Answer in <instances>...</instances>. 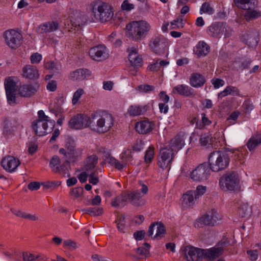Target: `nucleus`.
I'll list each match as a JSON object with an SVG mask.
<instances>
[{
    "mask_svg": "<svg viewBox=\"0 0 261 261\" xmlns=\"http://www.w3.org/2000/svg\"><path fill=\"white\" fill-rule=\"evenodd\" d=\"M86 11L91 15V17L82 18V15L78 14L77 16L81 20H77L75 27L80 26L86 22L106 23L111 20L114 15L113 7L100 0H95L88 4L86 6Z\"/></svg>",
    "mask_w": 261,
    "mask_h": 261,
    "instance_id": "1",
    "label": "nucleus"
},
{
    "mask_svg": "<svg viewBox=\"0 0 261 261\" xmlns=\"http://www.w3.org/2000/svg\"><path fill=\"white\" fill-rule=\"evenodd\" d=\"M126 35L135 41H140L144 39L150 31L151 25L146 20L132 21L125 27Z\"/></svg>",
    "mask_w": 261,
    "mask_h": 261,
    "instance_id": "2",
    "label": "nucleus"
},
{
    "mask_svg": "<svg viewBox=\"0 0 261 261\" xmlns=\"http://www.w3.org/2000/svg\"><path fill=\"white\" fill-rule=\"evenodd\" d=\"M38 115V119L32 122V128L36 135L45 136L51 132L55 126V122L49 119L43 110H39Z\"/></svg>",
    "mask_w": 261,
    "mask_h": 261,
    "instance_id": "3",
    "label": "nucleus"
},
{
    "mask_svg": "<svg viewBox=\"0 0 261 261\" xmlns=\"http://www.w3.org/2000/svg\"><path fill=\"white\" fill-rule=\"evenodd\" d=\"M93 119H96V122L93 130L99 134L109 132L114 125V118L112 114L106 111H98L92 114Z\"/></svg>",
    "mask_w": 261,
    "mask_h": 261,
    "instance_id": "4",
    "label": "nucleus"
},
{
    "mask_svg": "<svg viewBox=\"0 0 261 261\" xmlns=\"http://www.w3.org/2000/svg\"><path fill=\"white\" fill-rule=\"evenodd\" d=\"M230 158L228 154L222 151H214L208 157V167L214 172L225 170L229 164Z\"/></svg>",
    "mask_w": 261,
    "mask_h": 261,
    "instance_id": "5",
    "label": "nucleus"
},
{
    "mask_svg": "<svg viewBox=\"0 0 261 261\" xmlns=\"http://www.w3.org/2000/svg\"><path fill=\"white\" fill-rule=\"evenodd\" d=\"M236 6L246 11L244 18L247 21L261 17V11L257 8V0H234Z\"/></svg>",
    "mask_w": 261,
    "mask_h": 261,
    "instance_id": "6",
    "label": "nucleus"
},
{
    "mask_svg": "<svg viewBox=\"0 0 261 261\" xmlns=\"http://www.w3.org/2000/svg\"><path fill=\"white\" fill-rule=\"evenodd\" d=\"M174 152L172 147L162 148L158 155V166L163 170L169 171L171 167L172 163L174 158Z\"/></svg>",
    "mask_w": 261,
    "mask_h": 261,
    "instance_id": "7",
    "label": "nucleus"
},
{
    "mask_svg": "<svg viewBox=\"0 0 261 261\" xmlns=\"http://www.w3.org/2000/svg\"><path fill=\"white\" fill-rule=\"evenodd\" d=\"M219 184L223 190L235 191L239 188L240 178L237 173L229 172L220 178Z\"/></svg>",
    "mask_w": 261,
    "mask_h": 261,
    "instance_id": "8",
    "label": "nucleus"
},
{
    "mask_svg": "<svg viewBox=\"0 0 261 261\" xmlns=\"http://www.w3.org/2000/svg\"><path fill=\"white\" fill-rule=\"evenodd\" d=\"M59 153L65 156L69 164L70 162H75L81 159L83 154V149L73 145L66 144V149L60 148Z\"/></svg>",
    "mask_w": 261,
    "mask_h": 261,
    "instance_id": "9",
    "label": "nucleus"
},
{
    "mask_svg": "<svg viewBox=\"0 0 261 261\" xmlns=\"http://www.w3.org/2000/svg\"><path fill=\"white\" fill-rule=\"evenodd\" d=\"M221 219L220 214L213 210L196 220L194 223L196 228H201L204 226H214L217 222Z\"/></svg>",
    "mask_w": 261,
    "mask_h": 261,
    "instance_id": "10",
    "label": "nucleus"
},
{
    "mask_svg": "<svg viewBox=\"0 0 261 261\" xmlns=\"http://www.w3.org/2000/svg\"><path fill=\"white\" fill-rule=\"evenodd\" d=\"M69 166V165L67 160L65 159L64 162H61L60 159L57 155H54L49 162V167L51 170L56 173L62 175L65 177L70 176L68 171Z\"/></svg>",
    "mask_w": 261,
    "mask_h": 261,
    "instance_id": "11",
    "label": "nucleus"
},
{
    "mask_svg": "<svg viewBox=\"0 0 261 261\" xmlns=\"http://www.w3.org/2000/svg\"><path fill=\"white\" fill-rule=\"evenodd\" d=\"M228 29L225 22H215L207 28V33L210 36L215 38H220L223 35L227 37L229 36Z\"/></svg>",
    "mask_w": 261,
    "mask_h": 261,
    "instance_id": "12",
    "label": "nucleus"
},
{
    "mask_svg": "<svg viewBox=\"0 0 261 261\" xmlns=\"http://www.w3.org/2000/svg\"><path fill=\"white\" fill-rule=\"evenodd\" d=\"M4 37L6 44L11 49H16L22 44V35L14 30H9L5 32Z\"/></svg>",
    "mask_w": 261,
    "mask_h": 261,
    "instance_id": "13",
    "label": "nucleus"
},
{
    "mask_svg": "<svg viewBox=\"0 0 261 261\" xmlns=\"http://www.w3.org/2000/svg\"><path fill=\"white\" fill-rule=\"evenodd\" d=\"M92 123L91 118L84 114H78L72 117L68 122L71 129H82L89 127Z\"/></svg>",
    "mask_w": 261,
    "mask_h": 261,
    "instance_id": "14",
    "label": "nucleus"
},
{
    "mask_svg": "<svg viewBox=\"0 0 261 261\" xmlns=\"http://www.w3.org/2000/svg\"><path fill=\"white\" fill-rule=\"evenodd\" d=\"M4 86L8 103L11 106H14L16 103V92L17 89L15 77L10 76L6 78Z\"/></svg>",
    "mask_w": 261,
    "mask_h": 261,
    "instance_id": "15",
    "label": "nucleus"
},
{
    "mask_svg": "<svg viewBox=\"0 0 261 261\" xmlns=\"http://www.w3.org/2000/svg\"><path fill=\"white\" fill-rule=\"evenodd\" d=\"M208 165L203 163L199 165L191 173L190 177L194 181H203L207 179L211 173Z\"/></svg>",
    "mask_w": 261,
    "mask_h": 261,
    "instance_id": "16",
    "label": "nucleus"
},
{
    "mask_svg": "<svg viewBox=\"0 0 261 261\" xmlns=\"http://www.w3.org/2000/svg\"><path fill=\"white\" fill-rule=\"evenodd\" d=\"M167 46L166 39L161 35L152 38L149 44L151 51L158 55L164 53Z\"/></svg>",
    "mask_w": 261,
    "mask_h": 261,
    "instance_id": "17",
    "label": "nucleus"
},
{
    "mask_svg": "<svg viewBox=\"0 0 261 261\" xmlns=\"http://www.w3.org/2000/svg\"><path fill=\"white\" fill-rule=\"evenodd\" d=\"M229 243L227 238L223 239L217 246L204 251V255L210 260L215 259L222 254L224 248Z\"/></svg>",
    "mask_w": 261,
    "mask_h": 261,
    "instance_id": "18",
    "label": "nucleus"
},
{
    "mask_svg": "<svg viewBox=\"0 0 261 261\" xmlns=\"http://www.w3.org/2000/svg\"><path fill=\"white\" fill-rule=\"evenodd\" d=\"M89 55L94 61H102L109 57V53L104 45H99L91 47L89 51Z\"/></svg>",
    "mask_w": 261,
    "mask_h": 261,
    "instance_id": "19",
    "label": "nucleus"
},
{
    "mask_svg": "<svg viewBox=\"0 0 261 261\" xmlns=\"http://www.w3.org/2000/svg\"><path fill=\"white\" fill-rule=\"evenodd\" d=\"M185 256L188 261H198L202 257L204 250L193 247L187 246L185 249Z\"/></svg>",
    "mask_w": 261,
    "mask_h": 261,
    "instance_id": "20",
    "label": "nucleus"
},
{
    "mask_svg": "<svg viewBox=\"0 0 261 261\" xmlns=\"http://www.w3.org/2000/svg\"><path fill=\"white\" fill-rule=\"evenodd\" d=\"M19 164L20 162L18 160L10 155L3 158L1 162L2 167L9 172L14 171Z\"/></svg>",
    "mask_w": 261,
    "mask_h": 261,
    "instance_id": "21",
    "label": "nucleus"
},
{
    "mask_svg": "<svg viewBox=\"0 0 261 261\" xmlns=\"http://www.w3.org/2000/svg\"><path fill=\"white\" fill-rule=\"evenodd\" d=\"M3 127V133L7 135L16 129L22 127V125L20 120L18 119H6L4 122Z\"/></svg>",
    "mask_w": 261,
    "mask_h": 261,
    "instance_id": "22",
    "label": "nucleus"
},
{
    "mask_svg": "<svg viewBox=\"0 0 261 261\" xmlns=\"http://www.w3.org/2000/svg\"><path fill=\"white\" fill-rule=\"evenodd\" d=\"M154 123L148 120L137 122L135 124V129L140 134H147L150 133L154 127Z\"/></svg>",
    "mask_w": 261,
    "mask_h": 261,
    "instance_id": "23",
    "label": "nucleus"
},
{
    "mask_svg": "<svg viewBox=\"0 0 261 261\" xmlns=\"http://www.w3.org/2000/svg\"><path fill=\"white\" fill-rule=\"evenodd\" d=\"M90 75L91 72L89 70L80 68L71 72L69 75V79L72 81H82Z\"/></svg>",
    "mask_w": 261,
    "mask_h": 261,
    "instance_id": "24",
    "label": "nucleus"
},
{
    "mask_svg": "<svg viewBox=\"0 0 261 261\" xmlns=\"http://www.w3.org/2000/svg\"><path fill=\"white\" fill-rule=\"evenodd\" d=\"M22 75L29 80H36L39 77V71L37 68L33 65H27L22 69Z\"/></svg>",
    "mask_w": 261,
    "mask_h": 261,
    "instance_id": "25",
    "label": "nucleus"
},
{
    "mask_svg": "<svg viewBox=\"0 0 261 261\" xmlns=\"http://www.w3.org/2000/svg\"><path fill=\"white\" fill-rule=\"evenodd\" d=\"M128 192L124 191L112 199L111 205L115 208H122L127 204L128 200Z\"/></svg>",
    "mask_w": 261,
    "mask_h": 261,
    "instance_id": "26",
    "label": "nucleus"
},
{
    "mask_svg": "<svg viewBox=\"0 0 261 261\" xmlns=\"http://www.w3.org/2000/svg\"><path fill=\"white\" fill-rule=\"evenodd\" d=\"M172 92L187 97H194L195 96L194 90L187 85H178L172 89Z\"/></svg>",
    "mask_w": 261,
    "mask_h": 261,
    "instance_id": "27",
    "label": "nucleus"
},
{
    "mask_svg": "<svg viewBox=\"0 0 261 261\" xmlns=\"http://www.w3.org/2000/svg\"><path fill=\"white\" fill-rule=\"evenodd\" d=\"M38 87L37 84L23 85L19 88V94L22 97H30L36 92Z\"/></svg>",
    "mask_w": 261,
    "mask_h": 261,
    "instance_id": "28",
    "label": "nucleus"
},
{
    "mask_svg": "<svg viewBox=\"0 0 261 261\" xmlns=\"http://www.w3.org/2000/svg\"><path fill=\"white\" fill-rule=\"evenodd\" d=\"M128 60L132 66H141L142 64V59L138 55L137 50L135 47L128 49Z\"/></svg>",
    "mask_w": 261,
    "mask_h": 261,
    "instance_id": "29",
    "label": "nucleus"
},
{
    "mask_svg": "<svg viewBox=\"0 0 261 261\" xmlns=\"http://www.w3.org/2000/svg\"><path fill=\"white\" fill-rule=\"evenodd\" d=\"M195 196L193 195V190L187 191L183 194L181 198V205L184 208L192 207L195 204Z\"/></svg>",
    "mask_w": 261,
    "mask_h": 261,
    "instance_id": "30",
    "label": "nucleus"
},
{
    "mask_svg": "<svg viewBox=\"0 0 261 261\" xmlns=\"http://www.w3.org/2000/svg\"><path fill=\"white\" fill-rule=\"evenodd\" d=\"M128 200L130 203L136 206L144 205L145 204V201L142 198V195L138 191H134L129 193L128 192Z\"/></svg>",
    "mask_w": 261,
    "mask_h": 261,
    "instance_id": "31",
    "label": "nucleus"
},
{
    "mask_svg": "<svg viewBox=\"0 0 261 261\" xmlns=\"http://www.w3.org/2000/svg\"><path fill=\"white\" fill-rule=\"evenodd\" d=\"M189 80L190 84L194 88L201 87L205 83L203 76L198 73H192Z\"/></svg>",
    "mask_w": 261,
    "mask_h": 261,
    "instance_id": "32",
    "label": "nucleus"
},
{
    "mask_svg": "<svg viewBox=\"0 0 261 261\" xmlns=\"http://www.w3.org/2000/svg\"><path fill=\"white\" fill-rule=\"evenodd\" d=\"M261 144V134L252 135L246 143V146L250 151H253L258 145Z\"/></svg>",
    "mask_w": 261,
    "mask_h": 261,
    "instance_id": "33",
    "label": "nucleus"
},
{
    "mask_svg": "<svg viewBox=\"0 0 261 261\" xmlns=\"http://www.w3.org/2000/svg\"><path fill=\"white\" fill-rule=\"evenodd\" d=\"M210 50V46L203 41H199L196 46L195 52L198 57L206 56Z\"/></svg>",
    "mask_w": 261,
    "mask_h": 261,
    "instance_id": "34",
    "label": "nucleus"
},
{
    "mask_svg": "<svg viewBox=\"0 0 261 261\" xmlns=\"http://www.w3.org/2000/svg\"><path fill=\"white\" fill-rule=\"evenodd\" d=\"M145 111V107L139 105H131L127 109L128 114L132 117L142 115Z\"/></svg>",
    "mask_w": 261,
    "mask_h": 261,
    "instance_id": "35",
    "label": "nucleus"
},
{
    "mask_svg": "<svg viewBox=\"0 0 261 261\" xmlns=\"http://www.w3.org/2000/svg\"><path fill=\"white\" fill-rule=\"evenodd\" d=\"M228 95L232 96H239L240 95L239 90L236 87L232 86H227L223 91L218 94L219 98H223Z\"/></svg>",
    "mask_w": 261,
    "mask_h": 261,
    "instance_id": "36",
    "label": "nucleus"
},
{
    "mask_svg": "<svg viewBox=\"0 0 261 261\" xmlns=\"http://www.w3.org/2000/svg\"><path fill=\"white\" fill-rule=\"evenodd\" d=\"M98 160L97 156L94 154L88 156L86 160V164L84 167L85 170L92 171L97 164Z\"/></svg>",
    "mask_w": 261,
    "mask_h": 261,
    "instance_id": "37",
    "label": "nucleus"
},
{
    "mask_svg": "<svg viewBox=\"0 0 261 261\" xmlns=\"http://www.w3.org/2000/svg\"><path fill=\"white\" fill-rule=\"evenodd\" d=\"M184 145V141L179 136H176L171 140L170 144L166 147H172L173 152L180 149Z\"/></svg>",
    "mask_w": 261,
    "mask_h": 261,
    "instance_id": "38",
    "label": "nucleus"
},
{
    "mask_svg": "<svg viewBox=\"0 0 261 261\" xmlns=\"http://www.w3.org/2000/svg\"><path fill=\"white\" fill-rule=\"evenodd\" d=\"M59 27V24L56 21L48 22L40 25V28L45 32H51L56 31Z\"/></svg>",
    "mask_w": 261,
    "mask_h": 261,
    "instance_id": "39",
    "label": "nucleus"
},
{
    "mask_svg": "<svg viewBox=\"0 0 261 261\" xmlns=\"http://www.w3.org/2000/svg\"><path fill=\"white\" fill-rule=\"evenodd\" d=\"M132 151L129 149H125L120 155V159L127 165L128 163L133 164V160Z\"/></svg>",
    "mask_w": 261,
    "mask_h": 261,
    "instance_id": "40",
    "label": "nucleus"
},
{
    "mask_svg": "<svg viewBox=\"0 0 261 261\" xmlns=\"http://www.w3.org/2000/svg\"><path fill=\"white\" fill-rule=\"evenodd\" d=\"M251 212V207L246 203L242 204L238 210V213L242 217H245L250 215Z\"/></svg>",
    "mask_w": 261,
    "mask_h": 261,
    "instance_id": "41",
    "label": "nucleus"
},
{
    "mask_svg": "<svg viewBox=\"0 0 261 261\" xmlns=\"http://www.w3.org/2000/svg\"><path fill=\"white\" fill-rule=\"evenodd\" d=\"M207 187L206 186L198 185L196 190L193 191V195L195 196V199L197 200L201 197L206 192Z\"/></svg>",
    "mask_w": 261,
    "mask_h": 261,
    "instance_id": "42",
    "label": "nucleus"
},
{
    "mask_svg": "<svg viewBox=\"0 0 261 261\" xmlns=\"http://www.w3.org/2000/svg\"><path fill=\"white\" fill-rule=\"evenodd\" d=\"M154 155V148L152 146H149L146 151L144 160L146 163H150L153 159Z\"/></svg>",
    "mask_w": 261,
    "mask_h": 261,
    "instance_id": "43",
    "label": "nucleus"
},
{
    "mask_svg": "<svg viewBox=\"0 0 261 261\" xmlns=\"http://www.w3.org/2000/svg\"><path fill=\"white\" fill-rule=\"evenodd\" d=\"M206 13L212 15L214 13L213 8L211 6L209 3L205 2L202 5L200 9V14Z\"/></svg>",
    "mask_w": 261,
    "mask_h": 261,
    "instance_id": "44",
    "label": "nucleus"
},
{
    "mask_svg": "<svg viewBox=\"0 0 261 261\" xmlns=\"http://www.w3.org/2000/svg\"><path fill=\"white\" fill-rule=\"evenodd\" d=\"M156 233L154 238H161L165 232V229L163 224L160 223H156Z\"/></svg>",
    "mask_w": 261,
    "mask_h": 261,
    "instance_id": "45",
    "label": "nucleus"
},
{
    "mask_svg": "<svg viewBox=\"0 0 261 261\" xmlns=\"http://www.w3.org/2000/svg\"><path fill=\"white\" fill-rule=\"evenodd\" d=\"M40 257V256L39 255H35L28 252L22 253L23 261H35Z\"/></svg>",
    "mask_w": 261,
    "mask_h": 261,
    "instance_id": "46",
    "label": "nucleus"
},
{
    "mask_svg": "<svg viewBox=\"0 0 261 261\" xmlns=\"http://www.w3.org/2000/svg\"><path fill=\"white\" fill-rule=\"evenodd\" d=\"M84 91L82 88H79L74 92L72 99V103L73 105H75L77 103L81 97L84 94Z\"/></svg>",
    "mask_w": 261,
    "mask_h": 261,
    "instance_id": "47",
    "label": "nucleus"
},
{
    "mask_svg": "<svg viewBox=\"0 0 261 261\" xmlns=\"http://www.w3.org/2000/svg\"><path fill=\"white\" fill-rule=\"evenodd\" d=\"M172 29H181L184 27L183 19L181 17L176 18V19L170 22Z\"/></svg>",
    "mask_w": 261,
    "mask_h": 261,
    "instance_id": "48",
    "label": "nucleus"
},
{
    "mask_svg": "<svg viewBox=\"0 0 261 261\" xmlns=\"http://www.w3.org/2000/svg\"><path fill=\"white\" fill-rule=\"evenodd\" d=\"M248 258L251 261L256 260L259 256V252L257 249H250L247 251Z\"/></svg>",
    "mask_w": 261,
    "mask_h": 261,
    "instance_id": "49",
    "label": "nucleus"
},
{
    "mask_svg": "<svg viewBox=\"0 0 261 261\" xmlns=\"http://www.w3.org/2000/svg\"><path fill=\"white\" fill-rule=\"evenodd\" d=\"M117 224V228L118 230L121 232L124 233L126 230V227L125 225V221L124 218H120L116 220Z\"/></svg>",
    "mask_w": 261,
    "mask_h": 261,
    "instance_id": "50",
    "label": "nucleus"
},
{
    "mask_svg": "<svg viewBox=\"0 0 261 261\" xmlns=\"http://www.w3.org/2000/svg\"><path fill=\"white\" fill-rule=\"evenodd\" d=\"M211 137L208 134H204L201 136L200 142L201 145L206 146L211 144Z\"/></svg>",
    "mask_w": 261,
    "mask_h": 261,
    "instance_id": "51",
    "label": "nucleus"
},
{
    "mask_svg": "<svg viewBox=\"0 0 261 261\" xmlns=\"http://www.w3.org/2000/svg\"><path fill=\"white\" fill-rule=\"evenodd\" d=\"M85 211L93 216H99L102 214V209L100 208L88 207Z\"/></svg>",
    "mask_w": 261,
    "mask_h": 261,
    "instance_id": "52",
    "label": "nucleus"
},
{
    "mask_svg": "<svg viewBox=\"0 0 261 261\" xmlns=\"http://www.w3.org/2000/svg\"><path fill=\"white\" fill-rule=\"evenodd\" d=\"M83 191L82 188L77 187L72 189L70 192V195L73 198H77L82 195Z\"/></svg>",
    "mask_w": 261,
    "mask_h": 261,
    "instance_id": "53",
    "label": "nucleus"
},
{
    "mask_svg": "<svg viewBox=\"0 0 261 261\" xmlns=\"http://www.w3.org/2000/svg\"><path fill=\"white\" fill-rule=\"evenodd\" d=\"M42 59V55L38 53H33L30 57L31 62L32 64H38Z\"/></svg>",
    "mask_w": 261,
    "mask_h": 261,
    "instance_id": "54",
    "label": "nucleus"
},
{
    "mask_svg": "<svg viewBox=\"0 0 261 261\" xmlns=\"http://www.w3.org/2000/svg\"><path fill=\"white\" fill-rule=\"evenodd\" d=\"M89 181L90 184H92L93 185H95L99 182L98 177H97L95 172L93 171H89Z\"/></svg>",
    "mask_w": 261,
    "mask_h": 261,
    "instance_id": "55",
    "label": "nucleus"
},
{
    "mask_svg": "<svg viewBox=\"0 0 261 261\" xmlns=\"http://www.w3.org/2000/svg\"><path fill=\"white\" fill-rule=\"evenodd\" d=\"M121 7L123 11H130L134 9V5L129 3L128 0H125L122 3Z\"/></svg>",
    "mask_w": 261,
    "mask_h": 261,
    "instance_id": "56",
    "label": "nucleus"
},
{
    "mask_svg": "<svg viewBox=\"0 0 261 261\" xmlns=\"http://www.w3.org/2000/svg\"><path fill=\"white\" fill-rule=\"evenodd\" d=\"M138 190L137 191H138L139 192V191H140L142 196L144 195H146L148 193V187L146 185H145L142 181H139L138 182Z\"/></svg>",
    "mask_w": 261,
    "mask_h": 261,
    "instance_id": "57",
    "label": "nucleus"
},
{
    "mask_svg": "<svg viewBox=\"0 0 261 261\" xmlns=\"http://www.w3.org/2000/svg\"><path fill=\"white\" fill-rule=\"evenodd\" d=\"M154 87L149 85H141L138 86L137 89L141 92H149L154 90Z\"/></svg>",
    "mask_w": 261,
    "mask_h": 261,
    "instance_id": "58",
    "label": "nucleus"
},
{
    "mask_svg": "<svg viewBox=\"0 0 261 261\" xmlns=\"http://www.w3.org/2000/svg\"><path fill=\"white\" fill-rule=\"evenodd\" d=\"M144 143L142 140H137L136 143L133 145V149L136 151L141 150L144 147Z\"/></svg>",
    "mask_w": 261,
    "mask_h": 261,
    "instance_id": "59",
    "label": "nucleus"
},
{
    "mask_svg": "<svg viewBox=\"0 0 261 261\" xmlns=\"http://www.w3.org/2000/svg\"><path fill=\"white\" fill-rule=\"evenodd\" d=\"M211 82L214 85V88L216 89H218L219 87L223 86L225 84L223 80L219 79H213L211 80Z\"/></svg>",
    "mask_w": 261,
    "mask_h": 261,
    "instance_id": "60",
    "label": "nucleus"
},
{
    "mask_svg": "<svg viewBox=\"0 0 261 261\" xmlns=\"http://www.w3.org/2000/svg\"><path fill=\"white\" fill-rule=\"evenodd\" d=\"M89 171L86 170L82 172L77 176L80 181L82 183L85 182L87 181V178L89 176Z\"/></svg>",
    "mask_w": 261,
    "mask_h": 261,
    "instance_id": "61",
    "label": "nucleus"
},
{
    "mask_svg": "<svg viewBox=\"0 0 261 261\" xmlns=\"http://www.w3.org/2000/svg\"><path fill=\"white\" fill-rule=\"evenodd\" d=\"M159 60L158 59L156 60V61L150 64L147 67V69L151 71H157L160 70V65L159 64Z\"/></svg>",
    "mask_w": 261,
    "mask_h": 261,
    "instance_id": "62",
    "label": "nucleus"
},
{
    "mask_svg": "<svg viewBox=\"0 0 261 261\" xmlns=\"http://www.w3.org/2000/svg\"><path fill=\"white\" fill-rule=\"evenodd\" d=\"M160 99L162 103H168L169 101V96L166 94L165 91H161L159 93Z\"/></svg>",
    "mask_w": 261,
    "mask_h": 261,
    "instance_id": "63",
    "label": "nucleus"
},
{
    "mask_svg": "<svg viewBox=\"0 0 261 261\" xmlns=\"http://www.w3.org/2000/svg\"><path fill=\"white\" fill-rule=\"evenodd\" d=\"M57 88V83L56 81L51 80L50 81L46 86V88L50 91H55Z\"/></svg>",
    "mask_w": 261,
    "mask_h": 261,
    "instance_id": "64",
    "label": "nucleus"
}]
</instances>
